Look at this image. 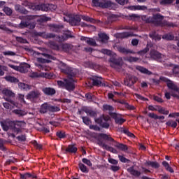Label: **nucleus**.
<instances>
[{"instance_id":"nucleus-42","label":"nucleus","mask_w":179,"mask_h":179,"mask_svg":"<svg viewBox=\"0 0 179 179\" xmlns=\"http://www.w3.org/2000/svg\"><path fill=\"white\" fill-rule=\"evenodd\" d=\"M62 48L63 51H64L65 52H68L71 51V50L72 49V46L70 44L64 43L62 45Z\"/></svg>"},{"instance_id":"nucleus-13","label":"nucleus","mask_w":179,"mask_h":179,"mask_svg":"<svg viewBox=\"0 0 179 179\" xmlns=\"http://www.w3.org/2000/svg\"><path fill=\"white\" fill-rule=\"evenodd\" d=\"M2 93L3 94H5L6 96V97L4 98V100H6V101H8V103H10L11 104H13L15 106V101L12 100V99H13L15 96V93L6 88L3 90Z\"/></svg>"},{"instance_id":"nucleus-46","label":"nucleus","mask_w":179,"mask_h":179,"mask_svg":"<svg viewBox=\"0 0 179 179\" xmlns=\"http://www.w3.org/2000/svg\"><path fill=\"white\" fill-rule=\"evenodd\" d=\"M87 44H88V45H92V47H96V45H97L96 40L92 38H88V39L87 40Z\"/></svg>"},{"instance_id":"nucleus-20","label":"nucleus","mask_w":179,"mask_h":179,"mask_svg":"<svg viewBox=\"0 0 179 179\" xmlns=\"http://www.w3.org/2000/svg\"><path fill=\"white\" fill-rule=\"evenodd\" d=\"M50 27L52 31H54L55 33H61L64 29V25L52 24H50Z\"/></svg>"},{"instance_id":"nucleus-14","label":"nucleus","mask_w":179,"mask_h":179,"mask_svg":"<svg viewBox=\"0 0 179 179\" xmlns=\"http://www.w3.org/2000/svg\"><path fill=\"white\" fill-rule=\"evenodd\" d=\"M141 20L145 23H150L151 24H157V13L152 14V17L148 15H142Z\"/></svg>"},{"instance_id":"nucleus-49","label":"nucleus","mask_w":179,"mask_h":179,"mask_svg":"<svg viewBox=\"0 0 179 179\" xmlns=\"http://www.w3.org/2000/svg\"><path fill=\"white\" fill-rule=\"evenodd\" d=\"M81 118L85 125H90V124H92V120H90L88 117L82 116Z\"/></svg>"},{"instance_id":"nucleus-4","label":"nucleus","mask_w":179,"mask_h":179,"mask_svg":"<svg viewBox=\"0 0 179 179\" xmlns=\"http://www.w3.org/2000/svg\"><path fill=\"white\" fill-rule=\"evenodd\" d=\"M92 6L102 9H114L117 8V3L106 0H92Z\"/></svg>"},{"instance_id":"nucleus-47","label":"nucleus","mask_w":179,"mask_h":179,"mask_svg":"<svg viewBox=\"0 0 179 179\" xmlns=\"http://www.w3.org/2000/svg\"><path fill=\"white\" fill-rule=\"evenodd\" d=\"M3 10L4 13L7 15V16H11V15L13 13V11L9 7H4Z\"/></svg>"},{"instance_id":"nucleus-1","label":"nucleus","mask_w":179,"mask_h":179,"mask_svg":"<svg viewBox=\"0 0 179 179\" xmlns=\"http://www.w3.org/2000/svg\"><path fill=\"white\" fill-rule=\"evenodd\" d=\"M93 138H94V139H97L99 146H101V148H103V149H106L108 145L103 143V141L99 138H102V139H104L105 141H108L109 142H113V146H115V148H117V149H120V150H122L123 152H127V150H128V146L127 145L120 143L114 141V138H113L111 136H109L106 134L94 133Z\"/></svg>"},{"instance_id":"nucleus-19","label":"nucleus","mask_w":179,"mask_h":179,"mask_svg":"<svg viewBox=\"0 0 179 179\" xmlns=\"http://www.w3.org/2000/svg\"><path fill=\"white\" fill-rule=\"evenodd\" d=\"M14 9L18 13H21V15H27L29 13V10L25 9L23 6L20 4H15L14 6Z\"/></svg>"},{"instance_id":"nucleus-59","label":"nucleus","mask_w":179,"mask_h":179,"mask_svg":"<svg viewBox=\"0 0 179 179\" xmlns=\"http://www.w3.org/2000/svg\"><path fill=\"white\" fill-rule=\"evenodd\" d=\"M82 162L83 163H84V164L89 166V167H92V166H93V164L92 163V162L90 159H87V158H83L82 159Z\"/></svg>"},{"instance_id":"nucleus-6","label":"nucleus","mask_w":179,"mask_h":179,"mask_svg":"<svg viewBox=\"0 0 179 179\" xmlns=\"http://www.w3.org/2000/svg\"><path fill=\"white\" fill-rule=\"evenodd\" d=\"M60 110L61 108H59V107L52 106L49 103L45 102L41 106L39 113L41 114H47V113H58V111Z\"/></svg>"},{"instance_id":"nucleus-12","label":"nucleus","mask_w":179,"mask_h":179,"mask_svg":"<svg viewBox=\"0 0 179 179\" xmlns=\"http://www.w3.org/2000/svg\"><path fill=\"white\" fill-rule=\"evenodd\" d=\"M65 22H69L71 26H80L82 19L79 15L69 16V19L64 17Z\"/></svg>"},{"instance_id":"nucleus-22","label":"nucleus","mask_w":179,"mask_h":179,"mask_svg":"<svg viewBox=\"0 0 179 179\" xmlns=\"http://www.w3.org/2000/svg\"><path fill=\"white\" fill-rule=\"evenodd\" d=\"M128 173L131 174V176H134V177H140L141 171L138 170H135V166H131L127 169Z\"/></svg>"},{"instance_id":"nucleus-53","label":"nucleus","mask_w":179,"mask_h":179,"mask_svg":"<svg viewBox=\"0 0 179 179\" xmlns=\"http://www.w3.org/2000/svg\"><path fill=\"white\" fill-rule=\"evenodd\" d=\"M5 71H8V67L0 65V76H3V75H5Z\"/></svg>"},{"instance_id":"nucleus-31","label":"nucleus","mask_w":179,"mask_h":179,"mask_svg":"<svg viewBox=\"0 0 179 179\" xmlns=\"http://www.w3.org/2000/svg\"><path fill=\"white\" fill-rule=\"evenodd\" d=\"M38 36L43 38H55V34L52 33L39 32Z\"/></svg>"},{"instance_id":"nucleus-7","label":"nucleus","mask_w":179,"mask_h":179,"mask_svg":"<svg viewBox=\"0 0 179 179\" xmlns=\"http://www.w3.org/2000/svg\"><path fill=\"white\" fill-rule=\"evenodd\" d=\"M94 121L102 128H105L106 129L110 128V123H108V121H110V116L108 115H102L99 117L95 118Z\"/></svg>"},{"instance_id":"nucleus-61","label":"nucleus","mask_w":179,"mask_h":179,"mask_svg":"<svg viewBox=\"0 0 179 179\" xmlns=\"http://www.w3.org/2000/svg\"><path fill=\"white\" fill-rule=\"evenodd\" d=\"M93 97H94V96L90 92L85 94V99H87L88 101H93Z\"/></svg>"},{"instance_id":"nucleus-34","label":"nucleus","mask_w":179,"mask_h":179,"mask_svg":"<svg viewBox=\"0 0 179 179\" xmlns=\"http://www.w3.org/2000/svg\"><path fill=\"white\" fill-rule=\"evenodd\" d=\"M120 132L124 134V135H127V136H129V138H135V135L133 133L129 131V129H125L124 127L120 128Z\"/></svg>"},{"instance_id":"nucleus-62","label":"nucleus","mask_w":179,"mask_h":179,"mask_svg":"<svg viewBox=\"0 0 179 179\" xmlns=\"http://www.w3.org/2000/svg\"><path fill=\"white\" fill-rule=\"evenodd\" d=\"M16 139H17L19 142H26V135L22 134L21 136H18L16 137Z\"/></svg>"},{"instance_id":"nucleus-33","label":"nucleus","mask_w":179,"mask_h":179,"mask_svg":"<svg viewBox=\"0 0 179 179\" xmlns=\"http://www.w3.org/2000/svg\"><path fill=\"white\" fill-rule=\"evenodd\" d=\"M177 122H179L178 119H176V121L174 122L172 120H171L166 122V125L167 127H171V128H177V125H178Z\"/></svg>"},{"instance_id":"nucleus-29","label":"nucleus","mask_w":179,"mask_h":179,"mask_svg":"<svg viewBox=\"0 0 179 179\" xmlns=\"http://www.w3.org/2000/svg\"><path fill=\"white\" fill-rule=\"evenodd\" d=\"M125 19L135 22V20H139V19H141V15L138 14H129L125 16Z\"/></svg>"},{"instance_id":"nucleus-28","label":"nucleus","mask_w":179,"mask_h":179,"mask_svg":"<svg viewBox=\"0 0 179 179\" xmlns=\"http://www.w3.org/2000/svg\"><path fill=\"white\" fill-rule=\"evenodd\" d=\"M137 71H139V72H141V73H143L144 75H152V71L148 70V69L143 67V66H138L136 67Z\"/></svg>"},{"instance_id":"nucleus-50","label":"nucleus","mask_w":179,"mask_h":179,"mask_svg":"<svg viewBox=\"0 0 179 179\" xmlns=\"http://www.w3.org/2000/svg\"><path fill=\"white\" fill-rule=\"evenodd\" d=\"M31 178V173H26L24 174H20V179H30Z\"/></svg>"},{"instance_id":"nucleus-8","label":"nucleus","mask_w":179,"mask_h":179,"mask_svg":"<svg viewBox=\"0 0 179 179\" xmlns=\"http://www.w3.org/2000/svg\"><path fill=\"white\" fill-rule=\"evenodd\" d=\"M163 19H164V16L157 13V26L161 27H177V24L163 20Z\"/></svg>"},{"instance_id":"nucleus-24","label":"nucleus","mask_w":179,"mask_h":179,"mask_svg":"<svg viewBox=\"0 0 179 179\" xmlns=\"http://www.w3.org/2000/svg\"><path fill=\"white\" fill-rule=\"evenodd\" d=\"M42 91L46 96H54L57 93L55 89L50 87L43 88Z\"/></svg>"},{"instance_id":"nucleus-27","label":"nucleus","mask_w":179,"mask_h":179,"mask_svg":"<svg viewBox=\"0 0 179 179\" xmlns=\"http://www.w3.org/2000/svg\"><path fill=\"white\" fill-rule=\"evenodd\" d=\"M29 69H30V66L27 63H24L20 66V72H22V73H26L29 72Z\"/></svg>"},{"instance_id":"nucleus-9","label":"nucleus","mask_w":179,"mask_h":179,"mask_svg":"<svg viewBox=\"0 0 179 179\" xmlns=\"http://www.w3.org/2000/svg\"><path fill=\"white\" fill-rule=\"evenodd\" d=\"M159 82H164L165 83H166L168 89L171 90V92H178L179 90L178 86H177V85L174 84L172 80L164 76H161L159 78V80H157V83H159Z\"/></svg>"},{"instance_id":"nucleus-5","label":"nucleus","mask_w":179,"mask_h":179,"mask_svg":"<svg viewBox=\"0 0 179 179\" xmlns=\"http://www.w3.org/2000/svg\"><path fill=\"white\" fill-rule=\"evenodd\" d=\"M58 67L62 73L68 75V78H72V76L78 75V69L69 67V66L62 62H59Z\"/></svg>"},{"instance_id":"nucleus-48","label":"nucleus","mask_w":179,"mask_h":179,"mask_svg":"<svg viewBox=\"0 0 179 179\" xmlns=\"http://www.w3.org/2000/svg\"><path fill=\"white\" fill-rule=\"evenodd\" d=\"M14 114H16L18 117H23L26 114L24 113V111L19 109H15L13 110Z\"/></svg>"},{"instance_id":"nucleus-3","label":"nucleus","mask_w":179,"mask_h":179,"mask_svg":"<svg viewBox=\"0 0 179 179\" xmlns=\"http://www.w3.org/2000/svg\"><path fill=\"white\" fill-rule=\"evenodd\" d=\"M0 124L3 131H9L10 129L13 132H15V134H19L21 131L20 127H17L19 125L13 121L3 120L0 122Z\"/></svg>"},{"instance_id":"nucleus-45","label":"nucleus","mask_w":179,"mask_h":179,"mask_svg":"<svg viewBox=\"0 0 179 179\" xmlns=\"http://www.w3.org/2000/svg\"><path fill=\"white\" fill-rule=\"evenodd\" d=\"M49 44L50 48H52V50H55L56 51L59 50V45H58L55 41H50Z\"/></svg>"},{"instance_id":"nucleus-2","label":"nucleus","mask_w":179,"mask_h":179,"mask_svg":"<svg viewBox=\"0 0 179 179\" xmlns=\"http://www.w3.org/2000/svg\"><path fill=\"white\" fill-rule=\"evenodd\" d=\"M21 20L20 23L18 24V29H34L36 24L31 21L34 17L32 15H26L20 17Z\"/></svg>"},{"instance_id":"nucleus-32","label":"nucleus","mask_w":179,"mask_h":179,"mask_svg":"<svg viewBox=\"0 0 179 179\" xmlns=\"http://www.w3.org/2000/svg\"><path fill=\"white\" fill-rule=\"evenodd\" d=\"M118 17H120L118 15L110 14L108 16V23H113V22H117V20H118Z\"/></svg>"},{"instance_id":"nucleus-57","label":"nucleus","mask_w":179,"mask_h":179,"mask_svg":"<svg viewBox=\"0 0 179 179\" xmlns=\"http://www.w3.org/2000/svg\"><path fill=\"white\" fill-rule=\"evenodd\" d=\"M106 150H108V152H111V153H114L115 155H117V153H118V151H117L115 148L109 145L106 147Z\"/></svg>"},{"instance_id":"nucleus-44","label":"nucleus","mask_w":179,"mask_h":179,"mask_svg":"<svg viewBox=\"0 0 179 179\" xmlns=\"http://www.w3.org/2000/svg\"><path fill=\"white\" fill-rule=\"evenodd\" d=\"M82 19H83V20H85V22H90V23H97V20H96L89 16L84 15V16H83Z\"/></svg>"},{"instance_id":"nucleus-15","label":"nucleus","mask_w":179,"mask_h":179,"mask_svg":"<svg viewBox=\"0 0 179 179\" xmlns=\"http://www.w3.org/2000/svg\"><path fill=\"white\" fill-rule=\"evenodd\" d=\"M75 76H71V78H68V79H64L65 89L66 90H69V92H72V90H75V80L73 79Z\"/></svg>"},{"instance_id":"nucleus-41","label":"nucleus","mask_w":179,"mask_h":179,"mask_svg":"<svg viewBox=\"0 0 179 179\" xmlns=\"http://www.w3.org/2000/svg\"><path fill=\"white\" fill-rule=\"evenodd\" d=\"M158 112L160 113V114H164V115H169V110H166L164 107H162L160 106H157Z\"/></svg>"},{"instance_id":"nucleus-51","label":"nucleus","mask_w":179,"mask_h":179,"mask_svg":"<svg viewBox=\"0 0 179 179\" xmlns=\"http://www.w3.org/2000/svg\"><path fill=\"white\" fill-rule=\"evenodd\" d=\"M15 38L16 41H17V43H20L21 44H27L29 43L27 39H24L22 37L17 36Z\"/></svg>"},{"instance_id":"nucleus-37","label":"nucleus","mask_w":179,"mask_h":179,"mask_svg":"<svg viewBox=\"0 0 179 179\" xmlns=\"http://www.w3.org/2000/svg\"><path fill=\"white\" fill-rule=\"evenodd\" d=\"M163 40H166V41H171L172 40H174V35L171 33L164 34L162 36Z\"/></svg>"},{"instance_id":"nucleus-58","label":"nucleus","mask_w":179,"mask_h":179,"mask_svg":"<svg viewBox=\"0 0 179 179\" xmlns=\"http://www.w3.org/2000/svg\"><path fill=\"white\" fill-rule=\"evenodd\" d=\"M171 94L172 97H174L175 99H177L179 100V87H178V91H171Z\"/></svg>"},{"instance_id":"nucleus-10","label":"nucleus","mask_w":179,"mask_h":179,"mask_svg":"<svg viewBox=\"0 0 179 179\" xmlns=\"http://www.w3.org/2000/svg\"><path fill=\"white\" fill-rule=\"evenodd\" d=\"M41 93L38 90H34L29 92L26 96L27 100H30L31 103H38Z\"/></svg>"},{"instance_id":"nucleus-63","label":"nucleus","mask_w":179,"mask_h":179,"mask_svg":"<svg viewBox=\"0 0 179 179\" xmlns=\"http://www.w3.org/2000/svg\"><path fill=\"white\" fill-rule=\"evenodd\" d=\"M149 36L150 38L155 40V41H157V34L156 33V31H152Z\"/></svg>"},{"instance_id":"nucleus-23","label":"nucleus","mask_w":179,"mask_h":179,"mask_svg":"<svg viewBox=\"0 0 179 179\" xmlns=\"http://www.w3.org/2000/svg\"><path fill=\"white\" fill-rule=\"evenodd\" d=\"M128 173L131 174V176H134V177H140L141 171L138 170H135V166H131L127 169Z\"/></svg>"},{"instance_id":"nucleus-55","label":"nucleus","mask_w":179,"mask_h":179,"mask_svg":"<svg viewBox=\"0 0 179 179\" xmlns=\"http://www.w3.org/2000/svg\"><path fill=\"white\" fill-rule=\"evenodd\" d=\"M150 57L153 58V59H157V51L152 49L150 50Z\"/></svg>"},{"instance_id":"nucleus-16","label":"nucleus","mask_w":179,"mask_h":179,"mask_svg":"<svg viewBox=\"0 0 179 179\" xmlns=\"http://www.w3.org/2000/svg\"><path fill=\"white\" fill-rule=\"evenodd\" d=\"M109 115L115 120V123L117 125H122L127 121V120L121 117V115L116 113L110 112L109 113Z\"/></svg>"},{"instance_id":"nucleus-64","label":"nucleus","mask_w":179,"mask_h":179,"mask_svg":"<svg viewBox=\"0 0 179 179\" xmlns=\"http://www.w3.org/2000/svg\"><path fill=\"white\" fill-rule=\"evenodd\" d=\"M127 61L128 62H138L139 58L131 56L127 58Z\"/></svg>"},{"instance_id":"nucleus-40","label":"nucleus","mask_w":179,"mask_h":179,"mask_svg":"<svg viewBox=\"0 0 179 179\" xmlns=\"http://www.w3.org/2000/svg\"><path fill=\"white\" fill-rule=\"evenodd\" d=\"M56 136L59 138V139H65V138H66V134L64 131H58L56 132Z\"/></svg>"},{"instance_id":"nucleus-38","label":"nucleus","mask_w":179,"mask_h":179,"mask_svg":"<svg viewBox=\"0 0 179 179\" xmlns=\"http://www.w3.org/2000/svg\"><path fill=\"white\" fill-rule=\"evenodd\" d=\"M168 66H170V67L173 66V73H175L176 75H178V73H179V65L169 63L168 64Z\"/></svg>"},{"instance_id":"nucleus-39","label":"nucleus","mask_w":179,"mask_h":179,"mask_svg":"<svg viewBox=\"0 0 179 179\" xmlns=\"http://www.w3.org/2000/svg\"><path fill=\"white\" fill-rule=\"evenodd\" d=\"M78 167L80 170V171H82V173H89V169H87V166H86L85 164H82V162H80L78 164Z\"/></svg>"},{"instance_id":"nucleus-56","label":"nucleus","mask_w":179,"mask_h":179,"mask_svg":"<svg viewBox=\"0 0 179 179\" xmlns=\"http://www.w3.org/2000/svg\"><path fill=\"white\" fill-rule=\"evenodd\" d=\"M174 0H161L160 5H171Z\"/></svg>"},{"instance_id":"nucleus-43","label":"nucleus","mask_w":179,"mask_h":179,"mask_svg":"<svg viewBox=\"0 0 179 179\" xmlns=\"http://www.w3.org/2000/svg\"><path fill=\"white\" fill-rule=\"evenodd\" d=\"M103 111H109V113H112V111H114V107L108 104H103Z\"/></svg>"},{"instance_id":"nucleus-35","label":"nucleus","mask_w":179,"mask_h":179,"mask_svg":"<svg viewBox=\"0 0 179 179\" xmlns=\"http://www.w3.org/2000/svg\"><path fill=\"white\" fill-rule=\"evenodd\" d=\"M4 79L7 82H10V83H18L19 82V80L17 78L11 76H6V77H4Z\"/></svg>"},{"instance_id":"nucleus-30","label":"nucleus","mask_w":179,"mask_h":179,"mask_svg":"<svg viewBox=\"0 0 179 179\" xmlns=\"http://www.w3.org/2000/svg\"><path fill=\"white\" fill-rule=\"evenodd\" d=\"M137 10H148V12H157V8H150L148 9V6H136Z\"/></svg>"},{"instance_id":"nucleus-60","label":"nucleus","mask_w":179,"mask_h":179,"mask_svg":"<svg viewBox=\"0 0 179 179\" xmlns=\"http://www.w3.org/2000/svg\"><path fill=\"white\" fill-rule=\"evenodd\" d=\"M118 157L122 163H129L131 162L129 159H127L122 155H118Z\"/></svg>"},{"instance_id":"nucleus-52","label":"nucleus","mask_w":179,"mask_h":179,"mask_svg":"<svg viewBox=\"0 0 179 179\" xmlns=\"http://www.w3.org/2000/svg\"><path fill=\"white\" fill-rule=\"evenodd\" d=\"M120 37L122 38H127L128 37H132V34L129 32H122L120 34Z\"/></svg>"},{"instance_id":"nucleus-21","label":"nucleus","mask_w":179,"mask_h":179,"mask_svg":"<svg viewBox=\"0 0 179 179\" xmlns=\"http://www.w3.org/2000/svg\"><path fill=\"white\" fill-rule=\"evenodd\" d=\"M91 80H92V85L98 87L101 86L103 83V78L101 77L93 76Z\"/></svg>"},{"instance_id":"nucleus-17","label":"nucleus","mask_w":179,"mask_h":179,"mask_svg":"<svg viewBox=\"0 0 179 179\" xmlns=\"http://www.w3.org/2000/svg\"><path fill=\"white\" fill-rule=\"evenodd\" d=\"M41 55H43V57H44V58L46 59H44L43 57L37 58L38 62H40L41 64H48V62H50L49 59H54V57H52L48 53L43 52L41 53Z\"/></svg>"},{"instance_id":"nucleus-54","label":"nucleus","mask_w":179,"mask_h":179,"mask_svg":"<svg viewBox=\"0 0 179 179\" xmlns=\"http://www.w3.org/2000/svg\"><path fill=\"white\" fill-rule=\"evenodd\" d=\"M146 166H150L153 169H157V163L152 161H148L145 163Z\"/></svg>"},{"instance_id":"nucleus-11","label":"nucleus","mask_w":179,"mask_h":179,"mask_svg":"<svg viewBox=\"0 0 179 179\" xmlns=\"http://www.w3.org/2000/svg\"><path fill=\"white\" fill-rule=\"evenodd\" d=\"M110 66L115 68V66H122V57H117V54H113L109 59Z\"/></svg>"},{"instance_id":"nucleus-18","label":"nucleus","mask_w":179,"mask_h":179,"mask_svg":"<svg viewBox=\"0 0 179 179\" xmlns=\"http://www.w3.org/2000/svg\"><path fill=\"white\" fill-rule=\"evenodd\" d=\"M138 80V78L134 76H129L127 78H125L124 80V83L125 86H128L129 87H131V86H134L135 83H136V81Z\"/></svg>"},{"instance_id":"nucleus-25","label":"nucleus","mask_w":179,"mask_h":179,"mask_svg":"<svg viewBox=\"0 0 179 179\" xmlns=\"http://www.w3.org/2000/svg\"><path fill=\"white\" fill-rule=\"evenodd\" d=\"M66 153L75 154L78 152V147L75 144L69 145L66 148Z\"/></svg>"},{"instance_id":"nucleus-26","label":"nucleus","mask_w":179,"mask_h":179,"mask_svg":"<svg viewBox=\"0 0 179 179\" xmlns=\"http://www.w3.org/2000/svg\"><path fill=\"white\" fill-rule=\"evenodd\" d=\"M83 111H85V113L87 115H89V117H91L92 118H96V117H97V113H96V111H94L92 109L85 108L84 109H83Z\"/></svg>"},{"instance_id":"nucleus-36","label":"nucleus","mask_w":179,"mask_h":179,"mask_svg":"<svg viewBox=\"0 0 179 179\" xmlns=\"http://www.w3.org/2000/svg\"><path fill=\"white\" fill-rule=\"evenodd\" d=\"M117 50L119 51V52H121V54H134V52L131 50H128L122 47H118Z\"/></svg>"}]
</instances>
